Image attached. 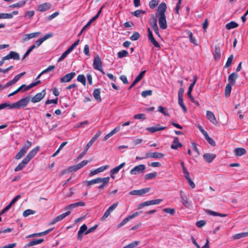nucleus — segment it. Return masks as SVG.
Segmentation results:
<instances>
[{
    "mask_svg": "<svg viewBox=\"0 0 248 248\" xmlns=\"http://www.w3.org/2000/svg\"><path fill=\"white\" fill-rule=\"evenodd\" d=\"M167 5L165 2H161L158 6L155 13V16L158 18L160 28L162 30L167 28V23L165 16Z\"/></svg>",
    "mask_w": 248,
    "mask_h": 248,
    "instance_id": "1",
    "label": "nucleus"
},
{
    "mask_svg": "<svg viewBox=\"0 0 248 248\" xmlns=\"http://www.w3.org/2000/svg\"><path fill=\"white\" fill-rule=\"evenodd\" d=\"M29 101L30 97L27 96L22 98L19 101L11 105L9 103V106L7 107H8L9 109L18 108L20 107H25L27 106L29 102Z\"/></svg>",
    "mask_w": 248,
    "mask_h": 248,
    "instance_id": "2",
    "label": "nucleus"
},
{
    "mask_svg": "<svg viewBox=\"0 0 248 248\" xmlns=\"http://www.w3.org/2000/svg\"><path fill=\"white\" fill-rule=\"evenodd\" d=\"M101 134V132L100 131H98L94 136L91 139V140L88 142V143L86 144L85 147L84 151L79 155L78 156V158H81L83 157L86 154L87 151L89 148L92 145L93 142L100 136Z\"/></svg>",
    "mask_w": 248,
    "mask_h": 248,
    "instance_id": "3",
    "label": "nucleus"
},
{
    "mask_svg": "<svg viewBox=\"0 0 248 248\" xmlns=\"http://www.w3.org/2000/svg\"><path fill=\"white\" fill-rule=\"evenodd\" d=\"M93 67L94 69L99 71L103 74H105L102 68V62L101 58L98 55H96L93 59Z\"/></svg>",
    "mask_w": 248,
    "mask_h": 248,
    "instance_id": "4",
    "label": "nucleus"
},
{
    "mask_svg": "<svg viewBox=\"0 0 248 248\" xmlns=\"http://www.w3.org/2000/svg\"><path fill=\"white\" fill-rule=\"evenodd\" d=\"M146 169V166L143 164H140L134 167L130 171V173L132 175H138L144 172Z\"/></svg>",
    "mask_w": 248,
    "mask_h": 248,
    "instance_id": "5",
    "label": "nucleus"
},
{
    "mask_svg": "<svg viewBox=\"0 0 248 248\" xmlns=\"http://www.w3.org/2000/svg\"><path fill=\"white\" fill-rule=\"evenodd\" d=\"M180 197L182 200V203L184 206L186 207H189L191 206V202L189 201V196L181 190L180 191Z\"/></svg>",
    "mask_w": 248,
    "mask_h": 248,
    "instance_id": "6",
    "label": "nucleus"
},
{
    "mask_svg": "<svg viewBox=\"0 0 248 248\" xmlns=\"http://www.w3.org/2000/svg\"><path fill=\"white\" fill-rule=\"evenodd\" d=\"M162 201V199H156L151 201H147L145 202L139 204L138 207L141 209L145 206H149L151 205H155L159 204Z\"/></svg>",
    "mask_w": 248,
    "mask_h": 248,
    "instance_id": "7",
    "label": "nucleus"
},
{
    "mask_svg": "<svg viewBox=\"0 0 248 248\" xmlns=\"http://www.w3.org/2000/svg\"><path fill=\"white\" fill-rule=\"evenodd\" d=\"M46 92L45 90H42V91L39 93H37L31 99V101L33 103H37L40 101L45 96Z\"/></svg>",
    "mask_w": 248,
    "mask_h": 248,
    "instance_id": "8",
    "label": "nucleus"
},
{
    "mask_svg": "<svg viewBox=\"0 0 248 248\" xmlns=\"http://www.w3.org/2000/svg\"><path fill=\"white\" fill-rule=\"evenodd\" d=\"M148 31V38L150 42L154 45V46L156 48H160V45L158 43V42L156 41L155 38L153 36L152 32L151 29L148 28L147 30Z\"/></svg>",
    "mask_w": 248,
    "mask_h": 248,
    "instance_id": "9",
    "label": "nucleus"
},
{
    "mask_svg": "<svg viewBox=\"0 0 248 248\" xmlns=\"http://www.w3.org/2000/svg\"><path fill=\"white\" fill-rule=\"evenodd\" d=\"M20 59L19 54L15 51H11L10 53L3 57V60H7L10 59H13L14 60H19Z\"/></svg>",
    "mask_w": 248,
    "mask_h": 248,
    "instance_id": "10",
    "label": "nucleus"
},
{
    "mask_svg": "<svg viewBox=\"0 0 248 248\" xmlns=\"http://www.w3.org/2000/svg\"><path fill=\"white\" fill-rule=\"evenodd\" d=\"M118 203H115L111 205L105 212L104 215L101 217V220H105L111 214V212L117 207Z\"/></svg>",
    "mask_w": 248,
    "mask_h": 248,
    "instance_id": "11",
    "label": "nucleus"
},
{
    "mask_svg": "<svg viewBox=\"0 0 248 248\" xmlns=\"http://www.w3.org/2000/svg\"><path fill=\"white\" fill-rule=\"evenodd\" d=\"M70 211H68L56 217H55L54 218H53L52 219V220L51 221L50 224L51 225L55 224L57 222L62 220L66 217H67V216L70 215Z\"/></svg>",
    "mask_w": 248,
    "mask_h": 248,
    "instance_id": "12",
    "label": "nucleus"
},
{
    "mask_svg": "<svg viewBox=\"0 0 248 248\" xmlns=\"http://www.w3.org/2000/svg\"><path fill=\"white\" fill-rule=\"evenodd\" d=\"M75 75L76 73L75 72H71L67 74L66 75L61 78L60 82L61 83L70 82Z\"/></svg>",
    "mask_w": 248,
    "mask_h": 248,
    "instance_id": "13",
    "label": "nucleus"
},
{
    "mask_svg": "<svg viewBox=\"0 0 248 248\" xmlns=\"http://www.w3.org/2000/svg\"><path fill=\"white\" fill-rule=\"evenodd\" d=\"M149 188H145L140 190H134L131 191L129 194L131 195H139L140 196L149 192Z\"/></svg>",
    "mask_w": 248,
    "mask_h": 248,
    "instance_id": "14",
    "label": "nucleus"
},
{
    "mask_svg": "<svg viewBox=\"0 0 248 248\" xmlns=\"http://www.w3.org/2000/svg\"><path fill=\"white\" fill-rule=\"evenodd\" d=\"M52 7V5L50 3H44L39 5L37 6V10L40 12H45L47 10L50 9Z\"/></svg>",
    "mask_w": 248,
    "mask_h": 248,
    "instance_id": "15",
    "label": "nucleus"
},
{
    "mask_svg": "<svg viewBox=\"0 0 248 248\" xmlns=\"http://www.w3.org/2000/svg\"><path fill=\"white\" fill-rule=\"evenodd\" d=\"M39 146H36L35 148L31 150L29 154L25 157V159L29 162L36 155L39 151Z\"/></svg>",
    "mask_w": 248,
    "mask_h": 248,
    "instance_id": "16",
    "label": "nucleus"
},
{
    "mask_svg": "<svg viewBox=\"0 0 248 248\" xmlns=\"http://www.w3.org/2000/svg\"><path fill=\"white\" fill-rule=\"evenodd\" d=\"M40 34V32H32L29 34H26L22 39L23 42H27L29 40L35 38Z\"/></svg>",
    "mask_w": 248,
    "mask_h": 248,
    "instance_id": "17",
    "label": "nucleus"
},
{
    "mask_svg": "<svg viewBox=\"0 0 248 248\" xmlns=\"http://www.w3.org/2000/svg\"><path fill=\"white\" fill-rule=\"evenodd\" d=\"M108 168V166L105 165L101 166L91 171L89 175L90 176H92L95 174H96L99 172H103L106 170H107Z\"/></svg>",
    "mask_w": 248,
    "mask_h": 248,
    "instance_id": "18",
    "label": "nucleus"
},
{
    "mask_svg": "<svg viewBox=\"0 0 248 248\" xmlns=\"http://www.w3.org/2000/svg\"><path fill=\"white\" fill-rule=\"evenodd\" d=\"M247 151L245 149L243 148H236L234 149L233 153L235 156H241L245 155Z\"/></svg>",
    "mask_w": 248,
    "mask_h": 248,
    "instance_id": "19",
    "label": "nucleus"
},
{
    "mask_svg": "<svg viewBox=\"0 0 248 248\" xmlns=\"http://www.w3.org/2000/svg\"><path fill=\"white\" fill-rule=\"evenodd\" d=\"M166 128V127L164 126H153L148 127L146 128V130L151 133H154L155 132L163 130Z\"/></svg>",
    "mask_w": 248,
    "mask_h": 248,
    "instance_id": "20",
    "label": "nucleus"
},
{
    "mask_svg": "<svg viewBox=\"0 0 248 248\" xmlns=\"http://www.w3.org/2000/svg\"><path fill=\"white\" fill-rule=\"evenodd\" d=\"M203 158L208 163H211L216 157V155L213 154L206 153L203 155Z\"/></svg>",
    "mask_w": 248,
    "mask_h": 248,
    "instance_id": "21",
    "label": "nucleus"
},
{
    "mask_svg": "<svg viewBox=\"0 0 248 248\" xmlns=\"http://www.w3.org/2000/svg\"><path fill=\"white\" fill-rule=\"evenodd\" d=\"M29 162L24 158L15 169V171L17 172L23 169Z\"/></svg>",
    "mask_w": 248,
    "mask_h": 248,
    "instance_id": "22",
    "label": "nucleus"
},
{
    "mask_svg": "<svg viewBox=\"0 0 248 248\" xmlns=\"http://www.w3.org/2000/svg\"><path fill=\"white\" fill-rule=\"evenodd\" d=\"M207 118L213 124L217 123V120L214 113L209 110L206 111Z\"/></svg>",
    "mask_w": 248,
    "mask_h": 248,
    "instance_id": "23",
    "label": "nucleus"
},
{
    "mask_svg": "<svg viewBox=\"0 0 248 248\" xmlns=\"http://www.w3.org/2000/svg\"><path fill=\"white\" fill-rule=\"evenodd\" d=\"M182 146V144L179 141L178 137H175L170 147L172 149L176 150L178 147Z\"/></svg>",
    "mask_w": 248,
    "mask_h": 248,
    "instance_id": "24",
    "label": "nucleus"
},
{
    "mask_svg": "<svg viewBox=\"0 0 248 248\" xmlns=\"http://www.w3.org/2000/svg\"><path fill=\"white\" fill-rule=\"evenodd\" d=\"M121 129V126L118 125L113 130H112L109 133L107 134L104 137V140H107L109 138L113 136L114 134H116L117 132H119Z\"/></svg>",
    "mask_w": 248,
    "mask_h": 248,
    "instance_id": "25",
    "label": "nucleus"
},
{
    "mask_svg": "<svg viewBox=\"0 0 248 248\" xmlns=\"http://www.w3.org/2000/svg\"><path fill=\"white\" fill-rule=\"evenodd\" d=\"M238 77V75L233 72L230 74L228 77V81L229 82V84L232 85L234 84L235 83L236 79Z\"/></svg>",
    "mask_w": 248,
    "mask_h": 248,
    "instance_id": "26",
    "label": "nucleus"
},
{
    "mask_svg": "<svg viewBox=\"0 0 248 248\" xmlns=\"http://www.w3.org/2000/svg\"><path fill=\"white\" fill-rule=\"evenodd\" d=\"M214 58L215 60L218 61L220 59V49L218 46H215V51L213 53Z\"/></svg>",
    "mask_w": 248,
    "mask_h": 248,
    "instance_id": "27",
    "label": "nucleus"
},
{
    "mask_svg": "<svg viewBox=\"0 0 248 248\" xmlns=\"http://www.w3.org/2000/svg\"><path fill=\"white\" fill-rule=\"evenodd\" d=\"M101 91L100 89H95L93 92V96L96 101L99 102H101V98L100 96Z\"/></svg>",
    "mask_w": 248,
    "mask_h": 248,
    "instance_id": "28",
    "label": "nucleus"
},
{
    "mask_svg": "<svg viewBox=\"0 0 248 248\" xmlns=\"http://www.w3.org/2000/svg\"><path fill=\"white\" fill-rule=\"evenodd\" d=\"M44 241L43 239H33L30 241L26 246H25V248H27V247H31L34 245H36L39 244H41Z\"/></svg>",
    "mask_w": 248,
    "mask_h": 248,
    "instance_id": "29",
    "label": "nucleus"
},
{
    "mask_svg": "<svg viewBox=\"0 0 248 248\" xmlns=\"http://www.w3.org/2000/svg\"><path fill=\"white\" fill-rule=\"evenodd\" d=\"M186 33L187 36V37L189 39L190 42L195 45L198 46V44L197 43V40L194 37H193L192 33L189 31H186Z\"/></svg>",
    "mask_w": 248,
    "mask_h": 248,
    "instance_id": "30",
    "label": "nucleus"
},
{
    "mask_svg": "<svg viewBox=\"0 0 248 248\" xmlns=\"http://www.w3.org/2000/svg\"><path fill=\"white\" fill-rule=\"evenodd\" d=\"M152 26L155 33L158 36L160 37V35L159 32V29L157 24V20L156 18L154 19V21L151 23Z\"/></svg>",
    "mask_w": 248,
    "mask_h": 248,
    "instance_id": "31",
    "label": "nucleus"
},
{
    "mask_svg": "<svg viewBox=\"0 0 248 248\" xmlns=\"http://www.w3.org/2000/svg\"><path fill=\"white\" fill-rule=\"evenodd\" d=\"M101 183L102 184L98 186L99 189L103 188L106 186H107L109 183L110 178L109 177H104V178H100Z\"/></svg>",
    "mask_w": 248,
    "mask_h": 248,
    "instance_id": "32",
    "label": "nucleus"
},
{
    "mask_svg": "<svg viewBox=\"0 0 248 248\" xmlns=\"http://www.w3.org/2000/svg\"><path fill=\"white\" fill-rule=\"evenodd\" d=\"M248 236V232H240L235 234L232 236V238L234 239H238L241 238L246 237Z\"/></svg>",
    "mask_w": 248,
    "mask_h": 248,
    "instance_id": "33",
    "label": "nucleus"
},
{
    "mask_svg": "<svg viewBox=\"0 0 248 248\" xmlns=\"http://www.w3.org/2000/svg\"><path fill=\"white\" fill-rule=\"evenodd\" d=\"M27 151L22 147L18 153L15 156V159L18 160L21 158V157L25 155Z\"/></svg>",
    "mask_w": 248,
    "mask_h": 248,
    "instance_id": "34",
    "label": "nucleus"
},
{
    "mask_svg": "<svg viewBox=\"0 0 248 248\" xmlns=\"http://www.w3.org/2000/svg\"><path fill=\"white\" fill-rule=\"evenodd\" d=\"M238 26V24L237 23H236L234 21H231V22L227 23L226 25V28L227 30H231V29L235 28L237 27Z\"/></svg>",
    "mask_w": 248,
    "mask_h": 248,
    "instance_id": "35",
    "label": "nucleus"
},
{
    "mask_svg": "<svg viewBox=\"0 0 248 248\" xmlns=\"http://www.w3.org/2000/svg\"><path fill=\"white\" fill-rule=\"evenodd\" d=\"M100 178H97L96 179H93L92 180H90V181H87L86 183V185L87 186H91L92 185H94V184H98V183H101V181H100Z\"/></svg>",
    "mask_w": 248,
    "mask_h": 248,
    "instance_id": "36",
    "label": "nucleus"
},
{
    "mask_svg": "<svg viewBox=\"0 0 248 248\" xmlns=\"http://www.w3.org/2000/svg\"><path fill=\"white\" fill-rule=\"evenodd\" d=\"M207 213L209 215H212L213 216H219L221 217H226L227 216L226 214L219 213H217V212H215L213 211H211V210H208L207 211Z\"/></svg>",
    "mask_w": 248,
    "mask_h": 248,
    "instance_id": "37",
    "label": "nucleus"
},
{
    "mask_svg": "<svg viewBox=\"0 0 248 248\" xmlns=\"http://www.w3.org/2000/svg\"><path fill=\"white\" fill-rule=\"evenodd\" d=\"M92 161V159H90L89 160H83L81 162H80L79 163L77 164V166L78 167V170L81 169L84 166L86 165L88 163H90Z\"/></svg>",
    "mask_w": 248,
    "mask_h": 248,
    "instance_id": "38",
    "label": "nucleus"
},
{
    "mask_svg": "<svg viewBox=\"0 0 248 248\" xmlns=\"http://www.w3.org/2000/svg\"><path fill=\"white\" fill-rule=\"evenodd\" d=\"M77 80L81 82L84 86L86 85V81L85 77L83 75H79L77 78Z\"/></svg>",
    "mask_w": 248,
    "mask_h": 248,
    "instance_id": "39",
    "label": "nucleus"
},
{
    "mask_svg": "<svg viewBox=\"0 0 248 248\" xmlns=\"http://www.w3.org/2000/svg\"><path fill=\"white\" fill-rule=\"evenodd\" d=\"M157 176V173L156 172H152L150 173L146 174L144 176V178L146 180H150L153 179L155 178Z\"/></svg>",
    "mask_w": 248,
    "mask_h": 248,
    "instance_id": "40",
    "label": "nucleus"
},
{
    "mask_svg": "<svg viewBox=\"0 0 248 248\" xmlns=\"http://www.w3.org/2000/svg\"><path fill=\"white\" fill-rule=\"evenodd\" d=\"M232 85L228 83L227 84V85L225 87V93L227 96H228L230 95L231 90H232Z\"/></svg>",
    "mask_w": 248,
    "mask_h": 248,
    "instance_id": "41",
    "label": "nucleus"
},
{
    "mask_svg": "<svg viewBox=\"0 0 248 248\" xmlns=\"http://www.w3.org/2000/svg\"><path fill=\"white\" fill-rule=\"evenodd\" d=\"M140 241H134L128 245L124 247L123 248H134L140 244Z\"/></svg>",
    "mask_w": 248,
    "mask_h": 248,
    "instance_id": "42",
    "label": "nucleus"
},
{
    "mask_svg": "<svg viewBox=\"0 0 248 248\" xmlns=\"http://www.w3.org/2000/svg\"><path fill=\"white\" fill-rule=\"evenodd\" d=\"M13 18L12 14L1 13L0 14V19H11Z\"/></svg>",
    "mask_w": 248,
    "mask_h": 248,
    "instance_id": "43",
    "label": "nucleus"
},
{
    "mask_svg": "<svg viewBox=\"0 0 248 248\" xmlns=\"http://www.w3.org/2000/svg\"><path fill=\"white\" fill-rule=\"evenodd\" d=\"M40 82H41L40 80H37V81H36L35 82L31 83L29 85H28L26 87V88H25L23 90V91H28V90H30L31 88H32V87L36 86L37 85L39 84V83H40Z\"/></svg>",
    "mask_w": 248,
    "mask_h": 248,
    "instance_id": "44",
    "label": "nucleus"
},
{
    "mask_svg": "<svg viewBox=\"0 0 248 248\" xmlns=\"http://www.w3.org/2000/svg\"><path fill=\"white\" fill-rule=\"evenodd\" d=\"M71 52L68 49L64 52L62 54L61 56V57L59 58L58 62H60L62 61L63 59H64L67 55Z\"/></svg>",
    "mask_w": 248,
    "mask_h": 248,
    "instance_id": "45",
    "label": "nucleus"
},
{
    "mask_svg": "<svg viewBox=\"0 0 248 248\" xmlns=\"http://www.w3.org/2000/svg\"><path fill=\"white\" fill-rule=\"evenodd\" d=\"M94 20H95V18L92 17L88 22V23L83 27L82 30L80 31V34H81L88 27H89L92 23L93 22Z\"/></svg>",
    "mask_w": 248,
    "mask_h": 248,
    "instance_id": "46",
    "label": "nucleus"
},
{
    "mask_svg": "<svg viewBox=\"0 0 248 248\" xmlns=\"http://www.w3.org/2000/svg\"><path fill=\"white\" fill-rule=\"evenodd\" d=\"M233 59V55L232 54L227 59V62L225 64V67L227 68L231 66L232 64V62Z\"/></svg>",
    "mask_w": 248,
    "mask_h": 248,
    "instance_id": "47",
    "label": "nucleus"
},
{
    "mask_svg": "<svg viewBox=\"0 0 248 248\" xmlns=\"http://www.w3.org/2000/svg\"><path fill=\"white\" fill-rule=\"evenodd\" d=\"M35 213V211L32 210L31 209H27L23 212V216L24 217H27L31 215L34 214Z\"/></svg>",
    "mask_w": 248,
    "mask_h": 248,
    "instance_id": "48",
    "label": "nucleus"
},
{
    "mask_svg": "<svg viewBox=\"0 0 248 248\" xmlns=\"http://www.w3.org/2000/svg\"><path fill=\"white\" fill-rule=\"evenodd\" d=\"M128 53L127 51L125 50H123L122 51H119L118 53V57L119 58H123L124 57H125L127 56Z\"/></svg>",
    "mask_w": 248,
    "mask_h": 248,
    "instance_id": "49",
    "label": "nucleus"
},
{
    "mask_svg": "<svg viewBox=\"0 0 248 248\" xmlns=\"http://www.w3.org/2000/svg\"><path fill=\"white\" fill-rule=\"evenodd\" d=\"M26 1H20L16 3L13 4L10 6V7L15 8V7H21L25 5Z\"/></svg>",
    "mask_w": 248,
    "mask_h": 248,
    "instance_id": "50",
    "label": "nucleus"
},
{
    "mask_svg": "<svg viewBox=\"0 0 248 248\" xmlns=\"http://www.w3.org/2000/svg\"><path fill=\"white\" fill-rule=\"evenodd\" d=\"M152 94V91L151 90L142 91L141 93V96L144 98H145L148 96H151Z\"/></svg>",
    "mask_w": 248,
    "mask_h": 248,
    "instance_id": "51",
    "label": "nucleus"
},
{
    "mask_svg": "<svg viewBox=\"0 0 248 248\" xmlns=\"http://www.w3.org/2000/svg\"><path fill=\"white\" fill-rule=\"evenodd\" d=\"M158 111L163 114L165 116H168L169 114L165 108H164L161 106L158 107Z\"/></svg>",
    "mask_w": 248,
    "mask_h": 248,
    "instance_id": "52",
    "label": "nucleus"
},
{
    "mask_svg": "<svg viewBox=\"0 0 248 248\" xmlns=\"http://www.w3.org/2000/svg\"><path fill=\"white\" fill-rule=\"evenodd\" d=\"M165 155L161 153H158V152H154L153 153V158H156V159H160L162 158Z\"/></svg>",
    "mask_w": 248,
    "mask_h": 248,
    "instance_id": "53",
    "label": "nucleus"
},
{
    "mask_svg": "<svg viewBox=\"0 0 248 248\" xmlns=\"http://www.w3.org/2000/svg\"><path fill=\"white\" fill-rule=\"evenodd\" d=\"M178 103H179V105L182 108L184 112H186V108L184 104L183 97H182V98L178 97Z\"/></svg>",
    "mask_w": 248,
    "mask_h": 248,
    "instance_id": "54",
    "label": "nucleus"
},
{
    "mask_svg": "<svg viewBox=\"0 0 248 248\" xmlns=\"http://www.w3.org/2000/svg\"><path fill=\"white\" fill-rule=\"evenodd\" d=\"M145 13V11H143L141 10H137L135 12L132 13V15L136 17H139L140 16L141 14H144Z\"/></svg>",
    "mask_w": 248,
    "mask_h": 248,
    "instance_id": "55",
    "label": "nucleus"
},
{
    "mask_svg": "<svg viewBox=\"0 0 248 248\" xmlns=\"http://www.w3.org/2000/svg\"><path fill=\"white\" fill-rule=\"evenodd\" d=\"M146 72V71L145 70H144V71H141L137 76V77L135 78V81L138 83V82H139L141 79V78H142L143 76L144 75L145 73Z\"/></svg>",
    "mask_w": 248,
    "mask_h": 248,
    "instance_id": "56",
    "label": "nucleus"
},
{
    "mask_svg": "<svg viewBox=\"0 0 248 248\" xmlns=\"http://www.w3.org/2000/svg\"><path fill=\"white\" fill-rule=\"evenodd\" d=\"M158 3V0H151L149 3V5L151 9H154L157 5Z\"/></svg>",
    "mask_w": 248,
    "mask_h": 248,
    "instance_id": "57",
    "label": "nucleus"
},
{
    "mask_svg": "<svg viewBox=\"0 0 248 248\" xmlns=\"http://www.w3.org/2000/svg\"><path fill=\"white\" fill-rule=\"evenodd\" d=\"M129 220H130V218L128 217L124 219L121 222H120L117 226L118 228H120L126 224Z\"/></svg>",
    "mask_w": 248,
    "mask_h": 248,
    "instance_id": "58",
    "label": "nucleus"
},
{
    "mask_svg": "<svg viewBox=\"0 0 248 248\" xmlns=\"http://www.w3.org/2000/svg\"><path fill=\"white\" fill-rule=\"evenodd\" d=\"M204 138L210 145L213 146H215L216 145L215 141L209 136L208 134L207 135V136H205Z\"/></svg>",
    "mask_w": 248,
    "mask_h": 248,
    "instance_id": "59",
    "label": "nucleus"
},
{
    "mask_svg": "<svg viewBox=\"0 0 248 248\" xmlns=\"http://www.w3.org/2000/svg\"><path fill=\"white\" fill-rule=\"evenodd\" d=\"M35 48L34 46H31L26 52L22 57V60H24L26 57H27L29 54L32 51L33 49Z\"/></svg>",
    "mask_w": 248,
    "mask_h": 248,
    "instance_id": "60",
    "label": "nucleus"
},
{
    "mask_svg": "<svg viewBox=\"0 0 248 248\" xmlns=\"http://www.w3.org/2000/svg\"><path fill=\"white\" fill-rule=\"evenodd\" d=\"M140 34L139 32H135L132 34V35L131 36V37H130V39L132 41H136V40H137L140 38Z\"/></svg>",
    "mask_w": 248,
    "mask_h": 248,
    "instance_id": "61",
    "label": "nucleus"
},
{
    "mask_svg": "<svg viewBox=\"0 0 248 248\" xmlns=\"http://www.w3.org/2000/svg\"><path fill=\"white\" fill-rule=\"evenodd\" d=\"M89 124V122L88 121L86 120L83 122H80L79 123L75 125L74 128H79L82 127L84 124L88 125Z\"/></svg>",
    "mask_w": 248,
    "mask_h": 248,
    "instance_id": "62",
    "label": "nucleus"
},
{
    "mask_svg": "<svg viewBox=\"0 0 248 248\" xmlns=\"http://www.w3.org/2000/svg\"><path fill=\"white\" fill-rule=\"evenodd\" d=\"M163 211L173 215L175 213V210L174 208H165L163 210Z\"/></svg>",
    "mask_w": 248,
    "mask_h": 248,
    "instance_id": "63",
    "label": "nucleus"
},
{
    "mask_svg": "<svg viewBox=\"0 0 248 248\" xmlns=\"http://www.w3.org/2000/svg\"><path fill=\"white\" fill-rule=\"evenodd\" d=\"M77 207L75 203H72V204H70V205L66 206L65 208H64V210H66L67 211H70L71 210H72L74 208H75Z\"/></svg>",
    "mask_w": 248,
    "mask_h": 248,
    "instance_id": "64",
    "label": "nucleus"
}]
</instances>
